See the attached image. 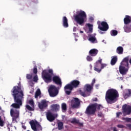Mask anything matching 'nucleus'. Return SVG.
<instances>
[{
    "instance_id": "f257e3e1",
    "label": "nucleus",
    "mask_w": 131,
    "mask_h": 131,
    "mask_svg": "<svg viewBox=\"0 0 131 131\" xmlns=\"http://www.w3.org/2000/svg\"><path fill=\"white\" fill-rule=\"evenodd\" d=\"M11 92L14 103L11 105V107L14 109H20L22 106V101L24 99V93L21 90V86H14Z\"/></svg>"
},
{
    "instance_id": "f03ea898",
    "label": "nucleus",
    "mask_w": 131,
    "mask_h": 131,
    "mask_svg": "<svg viewBox=\"0 0 131 131\" xmlns=\"http://www.w3.org/2000/svg\"><path fill=\"white\" fill-rule=\"evenodd\" d=\"M119 98V93L118 91L115 89H108L105 94V100L107 104H114L117 102V100Z\"/></svg>"
},
{
    "instance_id": "7ed1b4c3",
    "label": "nucleus",
    "mask_w": 131,
    "mask_h": 131,
    "mask_svg": "<svg viewBox=\"0 0 131 131\" xmlns=\"http://www.w3.org/2000/svg\"><path fill=\"white\" fill-rule=\"evenodd\" d=\"M74 17L76 23L82 26L84 24V20L86 19V13L83 11H80L76 15H74Z\"/></svg>"
},
{
    "instance_id": "20e7f679",
    "label": "nucleus",
    "mask_w": 131,
    "mask_h": 131,
    "mask_svg": "<svg viewBox=\"0 0 131 131\" xmlns=\"http://www.w3.org/2000/svg\"><path fill=\"white\" fill-rule=\"evenodd\" d=\"M42 79L46 82L49 83L52 81V77L54 76V72L52 69L44 70L41 73Z\"/></svg>"
},
{
    "instance_id": "39448f33",
    "label": "nucleus",
    "mask_w": 131,
    "mask_h": 131,
    "mask_svg": "<svg viewBox=\"0 0 131 131\" xmlns=\"http://www.w3.org/2000/svg\"><path fill=\"white\" fill-rule=\"evenodd\" d=\"M102 59H100L97 60L94 65V70L98 73H100L102 71V69H104L107 64L105 63H102Z\"/></svg>"
},
{
    "instance_id": "423d86ee",
    "label": "nucleus",
    "mask_w": 131,
    "mask_h": 131,
    "mask_svg": "<svg viewBox=\"0 0 131 131\" xmlns=\"http://www.w3.org/2000/svg\"><path fill=\"white\" fill-rule=\"evenodd\" d=\"M93 89H94V87L92 85L86 84L84 86L85 92L80 91V94L82 97H89V96H91V93Z\"/></svg>"
},
{
    "instance_id": "0eeeda50",
    "label": "nucleus",
    "mask_w": 131,
    "mask_h": 131,
    "mask_svg": "<svg viewBox=\"0 0 131 131\" xmlns=\"http://www.w3.org/2000/svg\"><path fill=\"white\" fill-rule=\"evenodd\" d=\"M58 89L59 88H57L54 85H50L49 89H48V92L50 97H52V98L57 97L59 94Z\"/></svg>"
},
{
    "instance_id": "6e6552de",
    "label": "nucleus",
    "mask_w": 131,
    "mask_h": 131,
    "mask_svg": "<svg viewBox=\"0 0 131 131\" xmlns=\"http://www.w3.org/2000/svg\"><path fill=\"white\" fill-rule=\"evenodd\" d=\"M31 127L33 131H41L42 130V127L37 121H31L29 122Z\"/></svg>"
},
{
    "instance_id": "1a4fd4ad",
    "label": "nucleus",
    "mask_w": 131,
    "mask_h": 131,
    "mask_svg": "<svg viewBox=\"0 0 131 131\" xmlns=\"http://www.w3.org/2000/svg\"><path fill=\"white\" fill-rule=\"evenodd\" d=\"M85 114L86 115H95L96 113V107L93 104H90L86 108L84 112Z\"/></svg>"
},
{
    "instance_id": "9d476101",
    "label": "nucleus",
    "mask_w": 131,
    "mask_h": 131,
    "mask_svg": "<svg viewBox=\"0 0 131 131\" xmlns=\"http://www.w3.org/2000/svg\"><path fill=\"white\" fill-rule=\"evenodd\" d=\"M122 112L124 115H130L131 114V106L126 104H124L122 107Z\"/></svg>"
},
{
    "instance_id": "9b49d317",
    "label": "nucleus",
    "mask_w": 131,
    "mask_h": 131,
    "mask_svg": "<svg viewBox=\"0 0 131 131\" xmlns=\"http://www.w3.org/2000/svg\"><path fill=\"white\" fill-rule=\"evenodd\" d=\"M98 29L101 30V31H107L109 29V25L106 21H100L98 22Z\"/></svg>"
},
{
    "instance_id": "f8f14e48",
    "label": "nucleus",
    "mask_w": 131,
    "mask_h": 131,
    "mask_svg": "<svg viewBox=\"0 0 131 131\" xmlns=\"http://www.w3.org/2000/svg\"><path fill=\"white\" fill-rule=\"evenodd\" d=\"M46 117L47 120L50 121V122H53L56 117H58V115L57 114H53L51 112H48L46 113Z\"/></svg>"
},
{
    "instance_id": "ddd939ff",
    "label": "nucleus",
    "mask_w": 131,
    "mask_h": 131,
    "mask_svg": "<svg viewBox=\"0 0 131 131\" xmlns=\"http://www.w3.org/2000/svg\"><path fill=\"white\" fill-rule=\"evenodd\" d=\"M10 115L12 117L13 121H16L17 118L19 117V111L11 108L10 110Z\"/></svg>"
},
{
    "instance_id": "4468645a",
    "label": "nucleus",
    "mask_w": 131,
    "mask_h": 131,
    "mask_svg": "<svg viewBox=\"0 0 131 131\" xmlns=\"http://www.w3.org/2000/svg\"><path fill=\"white\" fill-rule=\"evenodd\" d=\"M128 69H129V66H123L121 64L119 67V72L120 74H122V75L126 74V72L128 71Z\"/></svg>"
},
{
    "instance_id": "2eb2a0df",
    "label": "nucleus",
    "mask_w": 131,
    "mask_h": 131,
    "mask_svg": "<svg viewBox=\"0 0 131 131\" xmlns=\"http://www.w3.org/2000/svg\"><path fill=\"white\" fill-rule=\"evenodd\" d=\"M73 86L71 84V83L67 84L64 87V91L67 95L69 96L71 94V92H72V90H73Z\"/></svg>"
},
{
    "instance_id": "dca6fc26",
    "label": "nucleus",
    "mask_w": 131,
    "mask_h": 131,
    "mask_svg": "<svg viewBox=\"0 0 131 131\" xmlns=\"http://www.w3.org/2000/svg\"><path fill=\"white\" fill-rule=\"evenodd\" d=\"M49 101H47L46 99L42 100L38 103V107L40 110H43V109H47L49 104H48Z\"/></svg>"
},
{
    "instance_id": "f3484780",
    "label": "nucleus",
    "mask_w": 131,
    "mask_h": 131,
    "mask_svg": "<svg viewBox=\"0 0 131 131\" xmlns=\"http://www.w3.org/2000/svg\"><path fill=\"white\" fill-rule=\"evenodd\" d=\"M80 105V100L77 98H74L72 100L71 107L72 108H78Z\"/></svg>"
},
{
    "instance_id": "a211bd4d",
    "label": "nucleus",
    "mask_w": 131,
    "mask_h": 131,
    "mask_svg": "<svg viewBox=\"0 0 131 131\" xmlns=\"http://www.w3.org/2000/svg\"><path fill=\"white\" fill-rule=\"evenodd\" d=\"M52 80L56 84L59 85L60 88H62V81H61L60 77L58 76H54L52 78Z\"/></svg>"
},
{
    "instance_id": "6ab92c4d",
    "label": "nucleus",
    "mask_w": 131,
    "mask_h": 131,
    "mask_svg": "<svg viewBox=\"0 0 131 131\" xmlns=\"http://www.w3.org/2000/svg\"><path fill=\"white\" fill-rule=\"evenodd\" d=\"M123 96L124 99H127V98L130 97L131 90L130 89H125L123 93Z\"/></svg>"
},
{
    "instance_id": "aec40b11",
    "label": "nucleus",
    "mask_w": 131,
    "mask_h": 131,
    "mask_svg": "<svg viewBox=\"0 0 131 131\" xmlns=\"http://www.w3.org/2000/svg\"><path fill=\"white\" fill-rule=\"evenodd\" d=\"M72 86H73V89H76L80 85V82L77 80H73L71 82Z\"/></svg>"
},
{
    "instance_id": "412c9836",
    "label": "nucleus",
    "mask_w": 131,
    "mask_h": 131,
    "mask_svg": "<svg viewBox=\"0 0 131 131\" xmlns=\"http://www.w3.org/2000/svg\"><path fill=\"white\" fill-rule=\"evenodd\" d=\"M51 108L54 112H58L60 110V105L58 104H52L51 106Z\"/></svg>"
},
{
    "instance_id": "4be33fe9",
    "label": "nucleus",
    "mask_w": 131,
    "mask_h": 131,
    "mask_svg": "<svg viewBox=\"0 0 131 131\" xmlns=\"http://www.w3.org/2000/svg\"><path fill=\"white\" fill-rule=\"evenodd\" d=\"M98 53H99V50L96 49H93L90 50L89 55L92 57H95L96 55H98Z\"/></svg>"
},
{
    "instance_id": "5701e85b",
    "label": "nucleus",
    "mask_w": 131,
    "mask_h": 131,
    "mask_svg": "<svg viewBox=\"0 0 131 131\" xmlns=\"http://www.w3.org/2000/svg\"><path fill=\"white\" fill-rule=\"evenodd\" d=\"M62 25L65 28L69 27V25L68 24V19L66 16L62 17Z\"/></svg>"
},
{
    "instance_id": "b1692460",
    "label": "nucleus",
    "mask_w": 131,
    "mask_h": 131,
    "mask_svg": "<svg viewBox=\"0 0 131 131\" xmlns=\"http://www.w3.org/2000/svg\"><path fill=\"white\" fill-rule=\"evenodd\" d=\"M129 59V56H127L125 57L121 62V65H123V66H128Z\"/></svg>"
},
{
    "instance_id": "393cba45",
    "label": "nucleus",
    "mask_w": 131,
    "mask_h": 131,
    "mask_svg": "<svg viewBox=\"0 0 131 131\" xmlns=\"http://www.w3.org/2000/svg\"><path fill=\"white\" fill-rule=\"evenodd\" d=\"M116 53L119 55H122L123 54V47L119 46L116 49Z\"/></svg>"
},
{
    "instance_id": "a878e982",
    "label": "nucleus",
    "mask_w": 131,
    "mask_h": 131,
    "mask_svg": "<svg viewBox=\"0 0 131 131\" xmlns=\"http://www.w3.org/2000/svg\"><path fill=\"white\" fill-rule=\"evenodd\" d=\"M93 105L95 107V111H97V110H98V111H99V110H101V109H103L104 108L102 105L99 104L97 103H93Z\"/></svg>"
},
{
    "instance_id": "bb28decb",
    "label": "nucleus",
    "mask_w": 131,
    "mask_h": 131,
    "mask_svg": "<svg viewBox=\"0 0 131 131\" xmlns=\"http://www.w3.org/2000/svg\"><path fill=\"white\" fill-rule=\"evenodd\" d=\"M88 40L92 42V43H97V42H98V41H97V39L96 38V37L95 36H92V35L90 36Z\"/></svg>"
},
{
    "instance_id": "cd10ccee",
    "label": "nucleus",
    "mask_w": 131,
    "mask_h": 131,
    "mask_svg": "<svg viewBox=\"0 0 131 131\" xmlns=\"http://www.w3.org/2000/svg\"><path fill=\"white\" fill-rule=\"evenodd\" d=\"M124 30L125 32L129 33L131 32V27L130 25V26H128V25H125L124 27Z\"/></svg>"
},
{
    "instance_id": "c85d7f7f",
    "label": "nucleus",
    "mask_w": 131,
    "mask_h": 131,
    "mask_svg": "<svg viewBox=\"0 0 131 131\" xmlns=\"http://www.w3.org/2000/svg\"><path fill=\"white\" fill-rule=\"evenodd\" d=\"M117 56H114L113 57V58L111 59V64L113 66L114 65H115L116 64V62H117Z\"/></svg>"
},
{
    "instance_id": "c756f323",
    "label": "nucleus",
    "mask_w": 131,
    "mask_h": 131,
    "mask_svg": "<svg viewBox=\"0 0 131 131\" xmlns=\"http://www.w3.org/2000/svg\"><path fill=\"white\" fill-rule=\"evenodd\" d=\"M40 95H41V92H40V90L37 89L35 94V98L37 99V98H38L39 96H40Z\"/></svg>"
},
{
    "instance_id": "7c9ffc66",
    "label": "nucleus",
    "mask_w": 131,
    "mask_h": 131,
    "mask_svg": "<svg viewBox=\"0 0 131 131\" xmlns=\"http://www.w3.org/2000/svg\"><path fill=\"white\" fill-rule=\"evenodd\" d=\"M26 108L29 111H34V106H30V105L27 104L26 105Z\"/></svg>"
},
{
    "instance_id": "2f4dec72",
    "label": "nucleus",
    "mask_w": 131,
    "mask_h": 131,
    "mask_svg": "<svg viewBox=\"0 0 131 131\" xmlns=\"http://www.w3.org/2000/svg\"><path fill=\"white\" fill-rule=\"evenodd\" d=\"M64 123L62 122H59L58 123V129L59 130L63 129V125Z\"/></svg>"
},
{
    "instance_id": "473e14b6",
    "label": "nucleus",
    "mask_w": 131,
    "mask_h": 131,
    "mask_svg": "<svg viewBox=\"0 0 131 131\" xmlns=\"http://www.w3.org/2000/svg\"><path fill=\"white\" fill-rule=\"evenodd\" d=\"M61 109L62 112H64V111H66L67 110V105L66 103H63L61 104Z\"/></svg>"
},
{
    "instance_id": "72a5a7b5",
    "label": "nucleus",
    "mask_w": 131,
    "mask_h": 131,
    "mask_svg": "<svg viewBox=\"0 0 131 131\" xmlns=\"http://www.w3.org/2000/svg\"><path fill=\"white\" fill-rule=\"evenodd\" d=\"M118 32L115 30H113L111 31V35L112 36H115L117 34H118Z\"/></svg>"
},
{
    "instance_id": "f704fd0d",
    "label": "nucleus",
    "mask_w": 131,
    "mask_h": 131,
    "mask_svg": "<svg viewBox=\"0 0 131 131\" xmlns=\"http://www.w3.org/2000/svg\"><path fill=\"white\" fill-rule=\"evenodd\" d=\"M87 25H88V26L89 27V32L92 33V32H93V25H92L91 24H87Z\"/></svg>"
},
{
    "instance_id": "c9c22d12",
    "label": "nucleus",
    "mask_w": 131,
    "mask_h": 131,
    "mask_svg": "<svg viewBox=\"0 0 131 131\" xmlns=\"http://www.w3.org/2000/svg\"><path fill=\"white\" fill-rule=\"evenodd\" d=\"M28 103L31 106V107H34V101H33V99L29 100Z\"/></svg>"
},
{
    "instance_id": "e433bc0d",
    "label": "nucleus",
    "mask_w": 131,
    "mask_h": 131,
    "mask_svg": "<svg viewBox=\"0 0 131 131\" xmlns=\"http://www.w3.org/2000/svg\"><path fill=\"white\" fill-rule=\"evenodd\" d=\"M71 123H73V124H77V123H78V122H79V121L77 120L75 118H74L72 119V120L71 121Z\"/></svg>"
},
{
    "instance_id": "4c0bfd02",
    "label": "nucleus",
    "mask_w": 131,
    "mask_h": 131,
    "mask_svg": "<svg viewBox=\"0 0 131 131\" xmlns=\"http://www.w3.org/2000/svg\"><path fill=\"white\" fill-rule=\"evenodd\" d=\"M123 120H125L126 122H130L131 123V118H123Z\"/></svg>"
},
{
    "instance_id": "58836bf2",
    "label": "nucleus",
    "mask_w": 131,
    "mask_h": 131,
    "mask_svg": "<svg viewBox=\"0 0 131 131\" xmlns=\"http://www.w3.org/2000/svg\"><path fill=\"white\" fill-rule=\"evenodd\" d=\"M5 125V122L2 120V117L0 116V126H4Z\"/></svg>"
},
{
    "instance_id": "ea45409f",
    "label": "nucleus",
    "mask_w": 131,
    "mask_h": 131,
    "mask_svg": "<svg viewBox=\"0 0 131 131\" xmlns=\"http://www.w3.org/2000/svg\"><path fill=\"white\" fill-rule=\"evenodd\" d=\"M86 60L87 61L91 62V61H93V58H92V56L88 55L86 57Z\"/></svg>"
},
{
    "instance_id": "a19ab883",
    "label": "nucleus",
    "mask_w": 131,
    "mask_h": 131,
    "mask_svg": "<svg viewBox=\"0 0 131 131\" xmlns=\"http://www.w3.org/2000/svg\"><path fill=\"white\" fill-rule=\"evenodd\" d=\"M33 81L35 82H36L38 80V77H37V75H36L35 76H34L33 78Z\"/></svg>"
},
{
    "instance_id": "79ce46f5",
    "label": "nucleus",
    "mask_w": 131,
    "mask_h": 131,
    "mask_svg": "<svg viewBox=\"0 0 131 131\" xmlns=\"http://www.w3.org/2000/svg\"><path fill=\"white\" fill-rule=\"evenodd\" d=\"M26 77H27V79H32V75L27 74L26 75Z\"/></svg>"
},
{
    "instance_id": "37998d69",
    "label": "nucleus",
    "mask_w": 131,
    "mask_h": 131,
    "mask_svg": "<svg viewBox=\"0 0 131 131\" xmlns=\"http://www.w3.org/2000/svg\"><path fill=\"white\" fill-rule=\"evenodd\" d=\"M33 72L34 74H37V68L36 67L34 68Z\"/></svg>"
},
{
    "instance_id": "c03bdc74",
    "label": "nucleus",
    "mask_w": 131,
    "mask_h": 131,
    "mask_svg": "<svg viewBox=\"0 0 131 131\" xmlns=\"http://www.w3.org/2000/svg\"><path fill=\"white\" fill-rule=\"evenodd\" d=\"M117 127H118L119 128H124L125 126H124V125H123L118 124L117 125Z\"/></svg>"
},
{
    "instance_id": "a18cd8bd",
    "label": "nucleus",
    "mask_w": 131,
    "mask_h": 131,
    "mask_svg": "<svg viewBox=\"0 0 131 131\" xmlns=\"http://www.w3.org/2000/svg\"><path fill=\"white\" fill-rule=\"evenodd\" d=\"M95 83H96V79L94 78L92 80V81L91 85H92V86L94 87V84H95Z\"/></svg>"
},
{
    "instance_id": "49530a36",
    "label": "nucleus",
    "mask_w": 131,
    "mask_h": 131,
    "mask_svg": "<svg viewBox=\"0 0 131 131\" xmlns=\"http://www.w3.org/2000/svg\"><path fill=\"white\" fill-rule=\"evenodd\" d=\"M121 114H122V112L117 113V117H119V116H120V115H121Z\"/></svg>"
},
{
    "instance_id": "de8ad7c7",
    "label": "nucleus",
    "mask_w": 131,
    "mask_h": 131,
    "mask_svg": "<svg viewBox=\"0 0 131 131\" xmlns=\"http://www.w3.org/2000/svg\"><path fill=\"white\" fill-rule=\"evenodd\" d=\"M102 115H103V114H102V113H99L98 114V116L99 117H102Z\"/></svg>"
},
{
    "instance_id": "09e8293b",
    "label": "nucleus",
    "mask_w": 131,
    "mask_h": 131,
    "mask_svg": "<svg viewBox=\"0 0 131 131\" xmlns=\"http://www.w3.org/2000/svg\"><path fill=\"white\" fill-rule=\"evenodd\" d=\"M97 101H98V98H94L93 99V102H97Z\"/></svg>"
},
{
    "instance_id": "8fccbe9b",
    "label": "nucleus",
    "mask_w": 131,
    "mask_h": 131,
    "mask_svg": "<svg viewBox=\"0 0 131 131\" xmlns=\"http://www.w3.org/2000/svg\"><path fill=\"white\" fill-rule=\"evenodd\" d=\"M126 126L129 128H131V124H128L126 125Z\"/></svg>"
},
{
    "instance_id": "3c124183",
    "label": "nucleus",
    "mask_w": 131,
    "mask_h": 131,
    "mask_svg": "<svg viewBox=\"0 0 131 131\" xmlns=\"http://www.w3.org/2000/svg\"><path fill=\"white\" fill-rule=\"evenodd\" d=\"M113 131H118V130H117V128L116 127H114L113 128Z\"/></svg>"
},
{
    "instance_id": "603ef678",
    "label": "nucleus",
    "mask_w": 131,
    "mask_h": 131,
    "mask_svg": "<svg viewBox=\"0 0 131 131\" xmlns=\"http://www.w3.org/2000/svg\"><path fill=\"white\" fill-rule=\"evenodd\" d=\"M22 127L24 128V129H26V126L23 125Z\"/></svg>"
},
{
    "instance_id": "864d4df0",
    "label": "nucleus",
    "mask_w": 131,
    "mask_h": 131,
    "mask_svg": "<svg viewBox=\"0 0 131 131\" xmlns=\"http://www.w3.org/2000/svg\"><path fill=\"white\" fill-rule=\"evenodd\" d=\"M80 33H83V31H80Z\"/></svg>"
},
{
    "instance_id": "5fc2aeb1",
    "label": "nucleus",
    "mask_w": 131,
    "mask_h": 131,
    "mask_svg": "<svg viewBox=\"0 0 131 131\" xmlns=\"http://www.w3.org/2000/svg\"><path fill=\"white\" fill-rule=\"evenodd\" d=\"M90 67H91V68L92 69V67H93V66H92V64H90Z\"/></svg>"
},
{
    "instance_id": "6e6d98bb",
    "label": "nucleus",
    "mask_w": 131,
    "mask_h": 131,
    "mask_svg": "<svg viewBox=\"0 0 131 131\" xmlns=\"http://www.w3.org/2000/svg\"><path fill=\"white\" fill-rule=\"evenodd\" d=\"M100 34H103V32H100Z\"/></svg>"
},
{
    "instance_id": "4d7b16f0",
    "label": "nucleus",
    "mask_w": 131,
    "mask_h": 131,
    "mask_svg": "<svg viewBox=\"0 0 131 131\" xmlns=\"http://www.w3.org/2000/svg\"><path fill=\"white\" fill-rule=\"evenodd\" d=\"M0 110H2V107H0Z\"/></svg>"
}]
</instances>
